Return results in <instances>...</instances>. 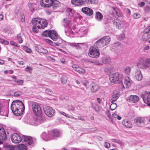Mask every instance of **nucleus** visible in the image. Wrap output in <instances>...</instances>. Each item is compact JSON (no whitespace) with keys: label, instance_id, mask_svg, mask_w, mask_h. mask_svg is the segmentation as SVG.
<instances>
[{"label":"nucleus","instance_id":"nucleus-1","mask_svg":"<svg viewBox=\"0 0 150 150\" xmlns=\"http://www.w3.org/2000/svg\"><path fill=\"white\" fill-rule=\"evenodd\" d=\"M31 23L33 26L32 30L35 33H38V29H44L47 25V20L39 18H35L32 19Z\"/></svg>","mask_w":150,"mask_h":150},{"label":"nucleus","instance_id":"nucleus-2","mask_svg":"<svg viewBox=\"0 0 150 150\" xmlns=\"http://www.w3.org/2000/svg\"><path fill=\"white\" fill-rule=\"evenodd\" d=\"M11 108L14 115L18 116L23 114L25 109V106L21 101L14 100L11 104Z\"/></svg>","mask_w":150,"mask_h":150},{"label":"nucleus","instance_id":"nucleus-3","mask_svg":"<svg viewBox=\"0 0 150 150\" xmlns=\"http://www.w3.org/2000/svg\"><path fill=\"white\" fill-rule=\"evenodd\" d=\"M123 78L122 74L118 72H115L110 75L109 79L112 83H117L119 81H121Z\"/></svg>","mask_w":150,"mask_h":150},{"label":"nucleus","instance_id":"nucleus-4","mask_svg":"<svg viewBox=\"0 0 150 150\" xmlns=\"http://www.w3.org/2000/svg\"><path fill=\"white\" fill-rule=\"evenodd\" d=\"M111 39L109 36H106L98 40L95 42L100 47H104L108 44L110 41Z\"/></svg>","mask_w":150,"mask_h":150},{"label":"nucleus","instance_id":"nucleus-5","mask_svg":"<svg viewBox=\"0 0 150 150\" xmlns=\"http://www.w3.org/2000/svg\"><path fill=\"white\" fill-rule=\"evenodd\" d=\"M95 45H96L97 47H91L90 48L88 55L91 57L97 58L100 55L99 51L98 48L99 46H98V45H96L95 43Z\"/></svg>","mask_w":150,"mask_h":150},{"label":"nucleus","instance_id":"nucleus-6","mask_svg":"<svg viewBox=\"0 0 150 150\" xmlns=\"http://www.w3.org/2000/svg\"><path fill=\"white\" fill-rule=\"evenodd\" d=\"M63 22L64 23V26L65 27L66 25L67 26L65 30V33L66 35H68V34H73L74 32L72 30L71 28L70 27L71 24H72L71 21L68 20L67 18H65L63 19Z\"/></svg>","mask_w":150,"mask_h":150},{"label":"nucleus","instance_id":"nucleus-7","mask_svg":"<svg viewBox=\"0 0 150 150\" xmlns=\"http://www.w3.org/2000/svg\"><path fill=\"white\" fill-rule=\"evenodd\" d=\"M32 107L33 111L35 115L39 116L41 115L42 112V110L38 103L36 102L33 103Z\"/></svg>","mask_w":150,"mask_h":150},{"label":"nucleus","instance_id":"nucleus-8","mask_svg":"<svg viewBox=\"0 0 150 150\" xmlns=\"http://www.w3.org/2000/svg\"><path fill=\"white\" fill-rule=\"evenodd\" d=\"M141 96L142 98L144 103L149 106H150V92H144L142 94Z\"/></svg>","mask_w":150,"mask_h":150},{"label":"nucleus","instance_id":"nucleus-9","mask_svg":"<svg viewBox=\"0 0 150 150\" xmlns=\"http://www.w3.org/2000/svg\"><path fill=\"white\" fill-rule=\"evenodd\" d=\"M45 113L49 117H52L55 114L54 110L49 106H45L44 107Z\"/></svg>","mask_w":150,"mask_h":150},{"label":"nucleus","instance_id":"nucleus-10","mask_svg":"<svg viewBox=\"0 0 150 150\" xmlns=\"http://www.w3.org/2000/svg\"><path fill=\"white\" fill-rule=\"evenodd\" d=\"M12 142L15 144L19 143L21 140L22 141L21 136L17 133H14L11 136Z\"/></svg>","mask_w":150,"mask_h":150},{"label":"nucleus","instance_id":"nucleus-11","mask_svg":"<svg viewBox=\"0 0 150 150\" xmlns=\"http://www.w3.org/2000/svg\"><path fill=\"white\" fill-rule=\"evenodd\" d=\"M7 139V136L4 128L0 126V144L5 141Z\"/></svg>","mask_w":150,"mask_h":150},{"label":"nucleus","instance_id":"nucleus-12","mask_svg":"<svg viewBox=\"0 0 150 150\" xmlns=\"http://www.w3.org/2000/svg\"><path fill=\"white\" fill-rule=\"evenodd\" d=\"M53 0H41L40 4L42 6L49 8L51 6Z\"/></svg>","mask_w":150,"mask_h":150},{"label":"nucleus","instance_id":"nucleus-13","mask_svg":"<svg viewBox=\"0 0 150 150\" xmlns=\"http://www.w3.org/2000/svg\"><path fill=\"white\" fill-rule=\"evenodd\" d=\"M23 143L27 145H31L33 143L32 138L29 136H23L22 137V141Z\"/></svg>","mask_w":150,"mask_h":150},{"label":"nucleus","instance_id":"nucleus-14","mask_svg":"<svg viewBox=\"0 0 150 150\" xmlns=\"http://www.w3.org/2000/svg\"><path fill=\"white\" fill-rule=\"evenodd\" d=\"M144 122L145 120L143 117H136L134 120V123L138 126H142L144 124Z\"/></svg>","mask_w":150,"mask_h":150},{"label":"nucleus","instance_id":"nucleus-15","mask_svg":"<svg viewBox=\"0 0 150 150\" xmlns=\"http://www.w3.org/2000/svg\"><path fill=\"white\" fill-rule=\"evenodd\" d=\"M139 100V97L136 95H131L127 99V101L131 103H135L137 102Z\"/></svg>","mask_w":150,"mask_h":150},{"label":"nucleus","instance_id":"nucleus-16","mask_svg":"<svg viewBox=\"0 0 150 150\" xmlns=\"http://www.w3.org/2000/svg\"><path fill=\"white\" fill-rule=\"evenodd\" d=\"M90 87L91 91L93 93L96 92L100 88L99 85L94 83H91Z\"/></svg>","mask_w":150,"mask_h":150},{"label":"nucleus","instance_id":"nucleus-17","mask_svg":"<svg viewBox=\"0 0 150 150\" xmlns=\"http://www.w3.org/2000/svg\"><path fill=\"white\" fill-rule=\"evenodd\" d=\"M41 137L45 141H48L52 139V137L50 136L48 132H43L41 135Z\"/></svg>","mask_w":150,"mask_h":150},{"label":"nucleus","instance_id":"nucleus-18","mask_svg":"<svg viewBox=\"0 0 150 150\" xmlns=\"http://www.w3.org/2000/svg\"><path fill=\"white\" fill-rule=\"evenodd\" d=\"M122 124L124 126L127 128H131L132 127V123L128 120L125 119L123 120Z\"/></svg>","mask_w":150,"mask_h":150},{"label":"nucleus","instance_id":"nucleus-19","mask_svg":"<svg viewBox=\"0 0 150 150\" xmlns=\"http://www.w3.org/2000/svg\"><path fill=\"white\" fill-rule=\"evenodd\" d=\"M120 96V93L117 91H114L112 95V98H111V101L112 103H114L118 98Z\"/></svg>","mask_w":150,"mask_h":150},{"label":"nucleus","instance_id":"nucleus-20","mask_svg":"<svg viewBox=\"0 0 150 150\" xmlns=\"http://www.w3.org/2000/svg\"><path fill=\"white\" fill-rule=\"evenodd\" d=\"M134 78L137 80L140 81L142 80L143 76L141 70H139L135 72Z\"/></svg>","mask_w":150,"mask_h":150},{"label":"nucleus","instance_id":"nucleus-21","mask_svg":"<svg viewBox=\"0 0 150 150\" xmlns=\"http://www.w3.org/2000/svg\"><path fill=\"white\" fill-rule=\"evenodd\" d=\"M58 35L56 31L54 30H51L50 38L54 41H56L58 38Z\"/></svg>","mask_w":150,"mask_h":150},{"label":"nucleus","instance_id":"nucleus-22","mask_svg":"<svg viewBox=\"0 0 150 150\" xmlns=\"http://www.w3.org/2000/svg\"><path fill=\"white\" fill-rule=\"evenodd\" d=\"M113 25L117 26L118 28L120 29L123 26V23L119 19H116L113 21Z\"/></svg>","mask_w":150,"mask_h":150},{"label":"nucleus","instance_id":"nucleus-23","mask_svg":"<svg viewBox=\"0 0 150 150\" xmlns=\"http://www.w3.org/2000/svg\"><path fill=\"white\" fill-rule=\"evenodd\" d=\"M124 83L126 87L128 88L131 86L132 83V81L128 76H126L125 78Z\"/></svg>","mask_w":150,"mask_h":150},{"label":"nucleus","instance_id":"nucleus-24","mask_svg":"<svg viewBox=\"0 0 150 150\" xmlns=\"http://www.w3.org/2000/svg\"><path fill=\"white\" fill-rule=\"evenodd\" d=\"M102 60L105 64H109L111 62L110 57L107 55H104L102 57Z\"/></svg>","mask_w":150,"mask_h":150},{"label":"nucleus","instance_id":"nucleus-25","mask_svg":"<svg viewBox=\"0 0 150 150\" xmlns=\"http://www.w3.org/2000/svg\"><path fill=\"white\" fill-rule=\"evenodd\" d=\"M42 121H41V119H37L36 120L33 119L32 122H30V124L33 125H37L42 123Z\"/></svg>","mask_w":150,"mask_h":150},{"label":"nucleus","instance_id":"nucleus-26","mask_svg":"<svg viewBox=\"0 0 150 150\" xmlns=\"http://www.w3.org/2000/svg\"><path fill=\"white\" fill-rule=\"evenodd\" d=\"M60 3L59 1L56 0H53V2L52 3V8L54 9L58 8L59 6Z\"/></svg>","mask_w":150,"mask_h":150},{"label":"nucleus","instance_id":"nucleus-27","mask_svg":"<svg viewBox=\"0 0 150 150\" xmlns=\"http://www.w3.org/2000/svg\"><path fill=\"white\" fill-rule=\"evenodd\" d=\"M95 18L98 21H101L103 18L102 14L100 12H97L96 13Z\"/></svg>","mask_w":150,"mask_h":150},{"label":"nucleus","instance_id":"nucleus-28","mask_svg":"<svg viewBox=\"0 0 150 150\" xmlns=\"http://www.w3.org/2000/svg\"><path fill=\"white\" fill-rule=\"evenodd\" d=\"M51 135L55 139L59 136V132L57 130H53L51 132Z\"/></svg>","mask_w":150,"mask_h":150},{"label":"nucleus","instance_id":"nucleus-29","mask_svg":"<svg viewBox=\"0 0 150 150\" xmlns=\"http://www.w3.org/2000/svg\"><path fill=\"white\" fill-rule=\"evenodd\" d=\"M144 59H141L137 63V66L138 68L143 69V67H144Z\"/></svg>","mask_w":150,"mask_h":150},{"label":"nucleus","instance_id":"nucleus-30","mask_svg":"<svg viewBox=\"0 0 150 150\" xmlns=\"http://www.w3.org/2000/svg\"><path fill=\"white\" fill-rule=\"evenodd\" d=\"M71 3L76 6L81 5L83 3L81 0H71Z\"/></svg>","mask_w":150,"mask_h":150},{"label":"nucleus","instance_id":"nucleus-31","mask_svg":"<svg viewBox=\"0 0 150 150\" xmlns=\"http://www.w3.org/2000/svg\"><path fill=\"white\" fill-rule=\"evenodd\" d=\"M23 35L22 33H20L18 34L16 37V39L17 40L18 42L20 43H21L23 42L22 37Z\"/></svg>","mask_w":150,"mask_h":150},{"label":"nucleus","instance_id":"nucleus-32","mask_svg":"<svg viewBox=\"0 0 150 150\" xmlns=\"http://www.w3.org/2000/svg\"><path fill=\"white\" fill-rule=\"evenodd\" d=\"M150 38V35L148 32L145 33L142 36V40L144 41H146Z\"/></svg>","mask_w":150,"mask_h":150},{"label":"nucleus","instance_id":"nucleus-33","mask_svg":"<svg viewBox=\"0 0 150 150\" xmlns=\"http://www.w3.org/2000/svg\"><path fill=\"white\" fill-rule=\"evenodd\" d=\"M147 60H148L147 59L144 60V67H143V69H146L148 68L150 69V64L149 62H148Z\"/></svg>","mask_w":150,"mask_h":150},{"label":"nucleus","instance_id":"nucleus-34","mask_svg":"<svg viewBox=\"0 0 150 150\" xmlns=\"http://www.w3.org/2000/svg\"><path fill=\"white\" fill-rule=\"evenodd\" d=\"M51 30H46L44 31L42 33V35L43 36L45 37H50L51 35Z\"/></svg>","mask_w":150,"mask_h":150},{"label":"nucleus","instance_id":"nucleus-35","mask_svg":"<svg viewBox=\"0 0 150 150\" xmlns=\"http://www.w3.org/2000/svg\"><path fill=\"white\" fill-rule=\"evenodd\" d=\"M81 11L83 13L88 16L92 15L93 13V10H81Z\"/></svg>","mask_w":150,"mask_h":150},{"label":"nucleus","instance_id":"nucleus-36","mask_svg":"<svg viewBox=\"0 0 150 150\" xmlns=\"http://www.w3.org/2000/svg\"><path fill=\"white\" fill-rule=\"evenodd\" d=\"M86 3L88 4H97L98 0H85Z\"/></svg>","mask_w":150,"mask_h":150},{"label":"nucleus","instance_id":"nucleus-37","mask_svg":"<svg viewBox=\"0 0 150 150\" xmlns=\"http://www.w3.org/2000/svg\"><path fill=\"white\" fill-rule=\"evenodd\" d=\"M17 150H26V147L24 144H20L18 146Z\"/></svg>","mask_w":150,"mask_h":150},{"label":"nucleus","instance_id":"nucleus-38","mask_svg":"<svg viewBox=\"0 0 150 150\" xmlns=\"http://www.w3.org/2000/svg\"><path fill=\"white\" fill-rule=\"evenodd\" d=\"M131 70V69L130 67H127L125 69L124 72L126 74L128 75L130 74Z\"/></svg>","mask_w":150,"mask_h":150},{"label":"nucleus","instance_id":"nucleus-39","mask_svg":"<svg viewBox=\"0 0 150 150\" xmlns=\"http://www.w3.org/2000/svg\"><path fill=\"white\" fill-rule=\"evenodd\" d=\"M65 12L67 16H72L74 15L72 10H66Z\"/></svg>","mask_w":150,"mask_h":150},{"label":"nucleus","instance_id":"nucleus-40","mask_svg":"<svg viewBox=\"0 0 150 150\" xmlns=\"http://www.w3.org/2000/svg\"><path fill=\"white\" fill-rule=\"evenodd\" d=\"M28 6L30 9H35L36 5L34 3L30 2L28 3Z\"/></svg>","mask_w":150,"mask_h":150},{"label":"nucleus","instance_id":"nucleus-41","mask_svg":"<svg viewBox=\"0 0 150 150\" xmlns=\"http://www.w3.org/2000/svg\"><path fill=\"white\" fill-rule=\"evenodd\" d=\"M75 71L81 74H83L85 72V70L84 69L81 68L79 67H78L77 69H76Z\"/></svg>","mask_w":150,"mask_h":150},{"label":"nucleus","instance_id":"nucleus-42","mask_svg":"<svg viewBox=\"0 0 150 150\" xmlns=\"http://www.w3.org/2000/svg\"><path fill=\"white\" fill-rule=\"evenodd\" d=\"M67 81V77L66 76H63L61 79V81L63 84L66 83Z\"/></svg>","mask_w":150,"mask_h":150},{"label":"nucleus","instance_id":"nucleus-43","mask_svg":"<svg viewBox=\"0 0 150 150\" xmlns=\"http://www.w3.org/2000/svg\"><path fill=\"white\" fill-rule=\"evenodd\" d=\"M33 70V68L32 67L28 66H27L25 69V71L26 72H28L30 74H31L32 73V71Z\"/></svg>","mask_w":150,"mask_h":150},{"label":"nucleus","instance_id":"nucleus-44","mask_svg":"<svg viewBox=\"0 0 150 150\" xmlns=\"http://www.w3.org/2000/svg\"><path fill=\"white\" fill-rule=\"evenodd\" d=\"M112 103V104L110 106V108L112 110H114L117 107V105L116 103Z\"/></svg>","mask_w":150,"mask_h":150},{"label":"nucleus","instance_id":"nucleus-45","mask_svg":"<svg viewBox=\"0 0 150 150\" xmlns=\"http://www.w3.org/2000/svg\"><path fill=\"white\" fill-rule=\"evenodd\" d=\"M23 93L21 91H18L15 92L14 93V96L15 97H18L22 95Z\"/></svg>","mask_w":150,"mask_h":150},{"label":"nucleus","instance_id":"nucleus-46","mask_svg":"<svg viewBox=\"0 0 150 150\" xmlns=\"http://www.w3.org/2000/svg\"><path fill=\"white\" fill-rule=\"evenodd\" d=\"M5 74H11L13 73V71L12 70H6L4 72Z\"/></svg>","mask_w":150,"mask_h":150},{"label":"nucleus","instance_id":"nucleus-47","mask_svg":"<svg viewBox=\"0 0 150 150\" xmlns=\"http://www.w3.org/2000/svg\"><path fill=\"white\" fill-rule=\"evenodd\" d=\"M114 12L116 15L118 17H121L122 16V14L120 13V10H114Z\"/></svg>","mask_w":150,"mask_h":150},{"label":"nucleus","instance_id":"nucleus-48","mask_svg":"<svg viewBox=\"0 0 150 150\" xmlns=\"http://www.w3.org/2000/svg\"><path fill=\"white\" fill-rule=\"evenodd\" d=\"M111 140L112 142L117 143L120 145H121L122 144V141H121L120 140H117L114 139H112Z\"/></svg>","mask_w":150,"mask_h":150},{"label":"nucleus","instance_id":"nucleus-49","mask_svg":"<svg viewBox=\"0 0 150 150\" xmlns=\"http://www.w3.org/2000/svg\"><path fill=\"white\" fill-rule=\"evenodd\" d=\"M141 15L138 13H135L133 15V17L134 18L137 19L140 17Z\"/></svg>","mask_w":150,"mask_h":150},{"label":"nucleus","instance_id":"nucleus-50","mask_svg":"<svg viewBox=\"0 0 150 150\" xmlns=\"http://www.w3.org/2000/svg\"><path fill=\"white\" fill-rule=\"evenodd\" d=\"M112 71V68L111 67H106L105 69V72L110 73Z\"/></svg>","mask_w":150,"mask_h":150},{"label":"nucleus","instance_id":"nucleus-51","mask_svg":"<svg viewBox=\"0 0 150 150\" xmlns=\"http://www.w3.org/2000/svg\"><path fill=\"white\" fill-rule=\"evenodd\" d=\"M24 49H26L25 51L27 53H30L32 52V50L30 48H29L27 46H23Z\"/></svg>","mask_w":150,"mask_h":150},{"label":"nucleus","instance_id":"nucleus-52","mask_svg":"<svg viewBox=\"0 0 150 150\" xmlns=\"http://www.w3.org/2000/svg\"><path fill=\"white\" fill-rule=\"evenodd\" d=\"M42 47L40 46H36L35 47V50L38 52H40L41 51Z\"/></svg>","mask_w":150,"mask_h":150},{"label":"nucleus","instance_id":"nucleus-53","mask_svg":"<svg viewBox=\"0 0 150 150\" xmlns=\"http://www.w3.org/2000/svg\"><path fill=\"white\" fill-rule=\"evenodd\" d=\"M42 47L40 46H36L35 47V50L38 52H40L41 51Z\"/></svg>","mask_w":150,"mask_h":150},{"label":"nucleus","instance_id":"nucleus-54","mask_svg":"<svg viewBox=\"0 0 150 150\" xmlns=\"http://www.w3.org/2000/svg\"><path fill=\"white\" fill-rule=\"evenodd\" d=\"M48 52V51L47 50L42 47L41 51L40 53L44 54H46Z\"/></svg>","mask_w":150,"mask_h":150},{"label":"nucleus","instance_id":"nucleus-55","mask_svg":"<svg viewBox=\"0 0 150 150\" xmlns=\"http://www.w3.org/2000/svg\"><path fill=\"white\" fill-rule=\"evenodd\" d=\"M82 84L87 88H88V82L87 81H85L82 82Z\"/></svg>","mask_w":150,"mask_h":150},{"label":"nucleus","instance_id":"nucleus-56","mask_svg":"<svg viewBox=\"0 0 150 150\" xmlns=\"http://www.w3.org/2000/svg\"><path fill=\"white\" fill-rule=\"evenodd\" d=\"M92 107L97 112H98L100 110V108L99 107L97 106L96 105H93Z\"/></svg>","mask_w":150,"mask_h":150},{"label":"nucleus","instance_id":"nucleus-57","mask_svg":"<svg viewBox=\"0 0 150 150\" xmlns=\"http://www.w3.org/2000/svg\"><path fill=\"white\" fill-rule=\"evenodd\" d=\"M16 82L20 85H22L24 82V81L23 80L18 79L17 81Z\"/></svg>","mask_w":150,"mask_h":150},{"label":"nucleus","instance_id":"nucleus-58","mask_svg":"<svg viewBox=\"0 0 150 150\" xmlns=\"http://www.w3.org/2000/svg\"><path fill=\"white\" fill-rule=\"evenodd\" d=\"M104 146L105 148H109L110 147V143L108 142H105L104 143Z\"/></svg>","mask_w":150,"mask_h":150},{"label":"nucleus","instance_id":"nucleus-59","mask_svg":"<svg viewBox=\"0 0 150 150\" xmlns=\"http://www.w3.org/2000/svg\"><path fill=\"white\" fill-rule=\"evenodd\" d=\"M6 150H15L14 147L11 146H8L6 149Z\"/></svg>","mask_w":150,"mask_h":150},{"label":"nucleus","instance_id":"nucleus-60","mask_svg":"<svg viewBox=\"0 0 150 150\" xmlns=\"http://www.w3.org/2000/svg\"><path fill=\"white\" fill-rule=\"evenodd\" d=\"M45 92L47 93L50 94H52V91L51 89L49 88H47L46 89Z\"/></svg>","mask_w":150,"mask_h":150},{"label":"nucleus","instance_id":"nucleus-61","mask_svg":"<svg viewBox=\"0 0 150 150\" xmlns=\"http://www.w3.org/2000/svg\"><path fill=\"white\" fill-rule=\"evenodd\" d=\"M125 36L124 34H122L120 35L119 36V40H122L125 38Z\"/></svg>","mask_w":150,"mask_h":150},{"label":"nucleus","instance_id":"nucleus-62","mask_svg":"<svg viewBox=\"0 0 150 150\" xmlns=\"http://www.w3.org/2000/svg\"><path fill=\"white\" fill-rule=\"evenodd\" d=\"M60 113L63 115L67 117H68L69 118H71V117L69 116V115L68 114H66L65 112H61Z\"/></svg>","mask_w":150,"mask_h":150},{"label":"nucleus","instance_id":"nucleus-63","mask_svg":"<svg viewBox=\"0 0 150 150\" xmlns=\"http://www.w3.org/2000/svg\"><path fill=\"white\" fill-rule=\"evenodd\" d=\"M1 42L2 43H3L4 45H7L8 44L9 42L8 41L5 40L4 39H2L1 40Z\"/></svg>","mask_w":150,"mask_h":150},{"label":"nucleus","instance_id":"nucleus-64","mask_svg":"<svg viewBox=\"0 0 150 150\" xmlns=\"http://www.w3.org/2000/svg\"><path fill=\"white\" fill-rule=\"evenodd\" d=\"M21 21L22 22H24L25 21V16L24 15H23V14H21Z\"/></svg>","mask_w":150,"mask_h":150}]
</instances>
